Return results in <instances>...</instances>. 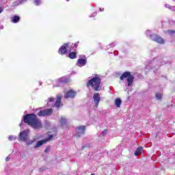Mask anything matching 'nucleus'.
Wrapping results in <instances>:
<instances>
[{
	"instance_id": "1",
	"label": "nucleus",
	"mask_w": 175,
	"mask_h": 175,
	"mask_svg": "<svg viewBox=\"0 0 175 175\" xmlns=\"http://www.w3.org/2000/svg\"><path fill=\"white\" fill-rule=\"evenodd\" d=\"M23 121L25 122V124L31 125V126L35 129H38V128H42V121L38 119V116L36 114L31 113L26 115L24 117Z\"/></svg>"
},
{
	"instance_id": "2",
	"label": "nucleus",
	"mask_w": 175,
	"mask_h": 175,
	"mask_svg": "<svg viewBox=\"0 0 175 175\" xmlns=\"http://www.w3.org/2000/svg\"><path fill=\"white\" fill-rule=\"evenodd\" d=\"M101 79L98 77H95L89 80L87 85L88 87H92L94 91H99V87H100Z\"/></svg>"
},
{
	"instance_id": "3",
	"label": "nucleus",
	"mask_w": 175,
	"mask_h": 175,
	"mask_svg": "<svg viewBox=\"0 0 175 175\" xmlns=\"http://www.w3.org/2000/svg\"><path fill=\"white\" fill-rule=\"evenodd\" d=\"M120 79L122 81L124 80V79H126L128 87H131V85H132V83H133V80H135V77L131 75V72H124L120 77Z\"/></svg>"
},
{
	"instance_id": "4",
	"label": "nucleus",
	"mask_w": 175,
	"mask_h": 175,
	"mask_svg": "<svg viewBox=\"0 0 175 175\" xmlns=\"http://www.w3.org/2000/svg\"><path fill=\"white\" fill-rule=\"evenodd\" d=\"M151 40L154 42H157V43H160V44H163L165 43V40L162 38V37L157 35V34H152L150 35Z\"/></svg>"
},
{
	"instance_id": "5",
	"label": "nucleus",
	"mask_w": 175,
	"mask_h": 175,
	"mask_svg": "<svg viewBox=\"0 0 175 175\" xmlns=\"http://www.w3.org/2000/svg\"><path fill=\"white\" fill-rule=\"evenodd\" d=\"M51 114H53V108L40 111L38 113V116H39V117H46L47 116H51Z\"/></svg>"
},
{
	"instance_id": "6",
	"label": "nucleus",
	"mask_w": 175,
	"mask_h": 175,
	"mask_svg": "<svg viewBox=\"0 0 175 175\" xmlns=\"http://www.w3.org/2000/svg\"><path fill=\"white\" fill-rule=\"evenodd\" d=\"M29 133V130H25L19 133L18 139L21 142H25L28 139V135Z\"/></svg>"
},
{
	"instance_id": "7",
	"label": "nucleus",
	"mask_w": 175,
	"mask_h": 175,
	"mask_svg": "<svg viewBox=\"0 0 175 175\" xmlns=\"http://www.w3.org/2000/svg\"><path fill=\"white\" fill-rule=\"evenodd\" d=\"M76 137H80L81 135H84V133H85V126H78L76 128Z\"/></svg>"
},
{
	"instance_id": "8",
	"label": "nucleus",
	"mask_w": 175,
	"mask_h": 175,
	"mask_svg": "<svg viewBox=\"0 0 175 175\" xmlns=\"http://www.w3.org/2000/svg\"><path fill=\"white\" fill-rule=\"evenodd\" d=\"M77 94V93L75 91L71 90L66 93V94L64 95V98H66V99H68V98H71L72 99H73L76 97Z\"/></svg>"
},
{
	"instance_id": "9",
	"label": "nucleus",
	"mask_w": 175,
	"mask_h": 175,
	"mask_svg": "<svg viewBox=\"0 0 175 175\" xmlns=\"http://www.w3.org/2000/svg\"><path fill=\"white\" fill-rule=\"evenodd\" d=\"M94 102L95 103L94 107L97 108L99 102H100V94L99 93H95L93 96Z\"/></svg>"
},
{
	"instance_id": "10",
	"label": "nucleus",
	"mask_w": 175,
	"mask_h": 175,
	"mask_svg": "<svg viewBox=\"0 0 175 175\" xmlns=\"http://www.w3.org/2000/svg\"><path fill=\"white\" fill-rule=\"evenodd\" d=\"M61 99H62V96L61 94L57 95L56 102L54 103L55 107L59 109V106H61Z\"/></svg>"
},
{
	"instance_id": "11",
	"label": "nucleus",
	"mask_w": 175,
	"mask_h": 175,
	"mask_svg": "<svg viewBox=\"0 0 175 175\" xmlns=\"http://www.w3.org/2000/svg\"><path fill=\"white\" fill-rule=\"evenodd\" d=\"M47 143V139H42L38 141L37 144L34 146V148H39V147H42V144H46Z\"/></svg>"
},
{
	"instance_id": "12",
	"label": "nucleus",
	"mask_w": 175,
	"mask_h": 175,
	"mask_svg": "<svg viewBox=\"0 0 175 175\" xmlns=\"http://www.w3.org/2000/svg\"><path fill=\"white\" fill-rule=\"evenodd\" d=\"M68 49L65 45L62 46L59 49V54L64 55V54H66Z\"/></svg>"
},
{
	"instance_id": "13",
	"label": "nucleus",
	"mask_w": 175,
	"mask_h": 175,
	"mask_svg": "<svg viewBox=\"0 0 175 175\" xmlns=\"http://www.w3.org/2000/svg\"><path fill=\"white\" fill-rule=\"evenodd\" d=\"M60 124H62V126H65V125L69 124V120H68L65 117H62L60 119Z\"/></svg>"
},
{
	"instance_id": "14",
	"label": "nucleus",
	"mask_w": 175,
	"mask_h": 175,
	"mask_svg": "<svg viewBox=\"0 0 175 175\" xmlns=\"http://www.w3.org/2000/svg\"><path fill=\"white\" fill-rule=\"evenodd\" d=\"M78 64H79V65H81V66H84L87 64V59H78Z\"/></svg>"
},
{
	"instance_id": "15",
	"label": "nucleus",
	"mask_w": 175,
	"mask_h": 175,
	"mask_svg": "<svg viewBox=\"0 0 175 175\" xmlns=\"http://www.w3.org/2000/svg\"><path fill=\"white\" fill-rule=\"evenodd\" d=\"M59 83H64V84H68L69 83V79L66 77H62L58 80Z\"/></svg>"
},
{
	"instance_id": "16",
	"label": "nucleus",
	"mask_w": 175,
	"mask_h": 175,
	"mask_svg": "<svg viewBox=\"0 0 175 175\" xmlns=\"http://www.w3.org/2000/svg\"><path fill=\"white\" fill-rule=\"evenodd\" d=\"M142 151H143V147L139 146L137 148L134 154L135 155V157H137L139 154H142Z\"/></svg>"
},
{
	"instance_id": "17",
	"label": "nucleus",
	"mask_w": 175,
	"mask_h": 175,
	"mask_svg": "<svg viewBox=\"0 0 175 175\" xmlns=\"http://www.w3.org/2000/svg\"><path fill=\"white\" fill-rule=\"evenodd\" d=\"M20 21V16L15 15L14 17L12 18V23H17Z\"/></svg>"
},
{
	"instance_id": "18",
	"label": "nucleus",
	"mask_w": 175,
	"mask_h": 175,
	"mask_svg": "<svg viewBox=\"0 0 175 175\" xmlns=\"http://www.w3.org/2000/svg\"><path fill=\"white\" fill-rule=\"evenodd\" d=\"M54 100H55L54 98L53 97L49 98L47 103L48 106H53V105H54Z\"/></svg>"
},
{
	"instance_id": "19",
	"label": "nucleus",
	"mask_w": 175,
	"mask_h": 175,
	"mask_svg": "<svg viewBox=\"0 0 175 175\" xmlns=\"http://www.w3.org/2000/svg\"><path fill=\"white\" fill-rule=\"evenodd\" d=\"M77 55V53L76 52H70L68 55L69 58L71 59H75L76 58V56Z\"/></svg>"
},
{
	"instance_id": "20",
	"label": "nucleus",
	"mask_w": 175,
	"mask_h": 175,
	"mask_svg": "<svg viewBox=\"0 0 175 175\" xmlns=\"http://www.w3.org/2000/svg\"><path fill=\"white\" fill-rule=\"evenodd\" d=\"M121 103H122V101L121 100L120 98H116V99L115 100V105H116V106H117L118 107H120Z\"/></svg>"
},
{
	"instance_id": "21",
	"label": "nucleus",
	"mask_w": 175,
	"mask_h": 175,
	"mask_svg": "<svg viewBox=\"0 0 175 175\" xmlns=\"http://www.w3.org/2000/svg\"><path fill=\"white\" fill-rule=\"evenodd\" d=\"M26 145L27 146H32V144H33V143H35V142H36V140L34 139H29V140H26Z\"/></svg>"
},
{
	"instance_id": "22",
	"label": "nucleus",
	"mask_w": 175,
	"mask_h": 175,
	"mask_svg": "<svg viewBox=\"0 0 175 175\" xmlns=\"http://www.w3.org/2000/svg\"><path fill=\"white\" fill-rule=\"evenodd\" d=\"M156 98H157L158 100L162 99V94L160 93H157L156 94Z\"/></svg>"
},
{
	"instance_id": "23",
	"label": "nucleus",
	"mask_w": 175,
	"mask_h": 175,
	"mask_svg": "<svg viewBox=\"0 0 175 175\" xmlns=\"http://www.w3.org/2000/svg\"><path fill=\"white\" fill-rule=\"evenodd\" d=\"M17 139V137L14 136V135H10L8 137V139L12 142V140H16Z\"/></svg>"
},
{
	"instance_id": "24",
	"label": "nucleus",
	"mask_w": 175,
	"mask_h": 175,
	"mask_svg": "<svg viewBox=\"0 0 175 175\" xmlns=\"http://www.w3.org/2000/svg\"><path fill=\"white\" fill-rule=\"evenodd\" d=\"M167 32L169 33V35H174L175 33L174 30H167Z\"/></svg>"
},
{
	"instance_id": "25",
	"label": "nucleus",
	"mask_w": 175,
	"mask_h": 175,
	"mask_svg": "<svg viewBox=\"0 0 175 175\" xmlns=\"http://www.w3.org/2000/svg\"><path fill=\"white\" fill-rule=\"evenodd\" d=\"M107 129H105L102 133V136H106V135H107Z\"/></svg>"
},
{
	"instance_id": "26",
	"label": "nucleus",
	"mask_w": 175,
	"mask_h": 175,
	"mask_svg": "<svg viewBox=\"0 0 175 175\" xmlns=\"http://www.w3.org/2000/svg\"><path fill=\"white\" fill-rule=\"evenodd\" d=\"M53 137H54V136L53 135H49L48 138L46 139V140H47V142H49V140H51V139H53Z\"/></svg>"
},
{
	"instance_id": "27",
	"label": "nucleus",
	"mask_w": 175,
	"mask_h": 175,
	"mask_svg": "<svg viewBox=\"0 0 175 175\" xmlns=\"http://www.w3.org/2000/svg\"><path fill=\"white\" fill-rule=\"evenodd\" d=\"M34 2H35V4L37 5H40V0H35Z\"/></svg>"
},
{
	"instance_id": "28",
	"label": "nucleus",
	"mask_w": 175,
	"mask_h": 175,
	"mask_svg": "<svg viewBox=\"0 0 175 175\" xmlns=\"http://www.w3.org/2000/svg\"><path fill=\"white\" fill-rule=\"evenodd\" d=\"M165 8H167L168 9L172 10V8L173 7L170 6V5H169V4H166V5H165Z\"/></svg>"
},
{
	"instance_id": "29",
	"label": "nucleus",
	"mask_w": 175,
	"mask_h": 175,
	"mask_svg": "<svg viewBox=\"0 0 175 175\" xmlns=\"http://www.w3.org/2000/svg\"><path fill=\"white\" fill-rule=\"evenodd\" d=\"M5 161H6V162H9V161H10V157H7L5 158Z\"/></svg>"
},
{
	"instance_id": "30",
	"label": "nucleus",
	"mask_w": 175,
	"mask_h": 175,
	"mask_svg": "<svg viewBox=\"0 0 175 175\" xmlns=\"http://www.w3.org/2000/svg\"><path fill=\"white\" fill-rule=\"evenodd\" d=\"M50 149H49V148H46L44 152H48L49 151Z\"/></svg>"
},
{
	"instance_id": "31",
	"label": "nucleus",
	"mask_w": 175,
	"mask_h": 175,
	"mask_svg": "<svg viewBox=\"0 0 175 175\" xmlns=\"http://www.w3.org/2000/svg\"><path fill=\"white\" fill-rule=\"evenodd\" d=\"M148 33H151V31L148 30V31H146V35H148Z\"/></svg>"
},
{
	"instance_id": "32",
	"label": "nucleus",
	"mask_w": 175,
	"mask_h": 175,
	"mask_svg": "<svg viewBox=\"0 0 175 175\" xmlns=\"http://www.w3.org/2000/svg\"><path fill=\"white\" fill-rule=\"evenodd\" d=\"M3 12V9L0 8V13H2Z\"/></svg>"
},
{
	"instance_id": "33",
	"label": "nucleus",
	"mask_w": 175,
	"mask_h": 175,
	"mask_svg": "<svg viewBox=\"0 0 175 175\" xmlns=\"http://www.w3.org/2000/svg\"><path fill=\"white\" fill-rule=\"evenodd\" d=\"M66 45V47H68V46L69 45V43H66V44H64Z\"/></svg>"
},
{
	"instance_id": "34",
	"label": "nucleus",
	"mask_w": 175,
	"mask_h": 175,
	"mask_svg": "<svg viewBox=\"0 0 175 175\" xmlns=\"http://www.w3.org/2000/svg\"><path fill=\"white\" fill-rule=\"evenodd\" d=\"M19 125H20V126H21V125H23V123H21Z\"/></svg>"
},
{
	"instance_id": "35",
	"label": "nucleus",
	"mask_w": 175,
	"mask_h": 175,
	"mask_svg": "<svg viewBox=\"0 0 175 175\" xmlns=\"http://www.w3.org/2000/svg\"><path fill=\"white\" fill-rule=\"evenodd\" d=\"M67 1H69V0H66Z\"/></svg>"
}]
</instances>
